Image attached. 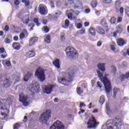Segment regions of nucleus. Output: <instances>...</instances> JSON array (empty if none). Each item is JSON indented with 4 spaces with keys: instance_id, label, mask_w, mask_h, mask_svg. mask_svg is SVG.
Listing matches in <instances>:
<instances>
[{
    "instance_id": "25",
    "label": "nucleus",
    "mask_w": 129,
    "mask_h": 129,
    "mask_svg": "<svg viewBox=\"0 0 129 129\" xmlns=\"http://www.w3.org/2000/svg\"><path fill=\"white\" fill-rule=\"evenodd\" d=\"M3 85L6 88H8L11 86V82H10V80L7 79L3 83Z\"/></svg>"
},
{
    "instance_id": "23",
    "label": "nucleus",
    "mask_w": 129,
    "mask_h": 129,
    "mask_svg": "<svg viewBox=\"0 0 129 129\" xmlns=\"http://www.w3.org/2000/svg\"><path fill=\"white\" fill-rule=\"evenodd\" d=\"M61 11H58V12L55 13V15H53L51 16V18L57 21V20H58V18L61 16Z\"/></svg>"
},
{
    "instance_id": "63",
    "label": "nucleus",
    "mask_w": 129,
    "mask_h": 129,
    "mask_svg": "<svg viewBox=\"0 0 129 129\" xmlns=\"http://www.w3.org/2000/svg\"><path fill=\"white\" fill-rule=\"evenodd\" d=\"M120 14H123V8L121 7L119 9Z\"/></svg>"
},
{
    "instance_id": "22",
    "label": "nucleus",
    "mask_w": 129,
    "mask_h": 129,
    "mask_svg": "<svg viewBox=\"0 0 129 129\" xmlns=\"http://www.w3.org/2000/svg\"><path fill=\"white\" fill-rule=\"evenodd\" d=\"M97 73L99 78H100L101 81L103 82V81L104 80V78H106L107 80H108V79H107L106 77H103V75L102 74V73L100 72V71H97Z\"/></svg>"
},
{
    "instance_id": "3",
    "label": "nucleus",
    "mask_w": 129,
    "mask_h": 129,
    "mask_svg": "<svg viewBox=\"0 0 129 129\" xmlns=\"http://www.w3.org/2000/svg\"><path fill=\"white\" fill-rule=\"evenodd\" d=\"M65 51L67 54V57L69 59H77L78 57L77 52L74 49L71 48V47H67Z\"/></svg>"
},
{
    "instance_id": "40",
    "label": "nucleus",
    "mask_w": 129,
    "mask_h": 129,
    "mask_svg": "<svg viewBox=\"0 0 129 129\" xmlns=\"http://www.w3.org/2000/svg\"><path fill=\"white\" fill-rule=\"evenodd\" d=\"M22 2L23 4H25V6L29 7L30 6V2L28 1H22Z\"/></svg>"
},
{
    "instance_id": "54",
    "label": "nucleus",
    "mask_w": 129,
    "mask_h": 129,
    "mask_svg": "<svg viewBox=\"0 0 129 129\" xmlns=\"http://www.w3.org/2000/svg\"><path fill=\"white\" fill-rule=\"evenodd\" d=\"M77 27L78 29H81L82 28V24L81 23H78Z\"/></svg>"
},
{
    "instance_id": "62",
    "label": "nucleus",
    "mask_w": 129,
    "mask_h": 129,
    "mask_svg": "<svg viewBox=\"0 0 129 129\" xmlns=\"http://www.w3.org/2000/svg\"><path fill=\"white\" fill-rule=\"evenodd\" d=\"M29 22H30V19H27L25 20V22H24V24H25L26 25H28Z\"/></svg>"
},
{
    "instance_id": "33",
    "label": "nucleus",
    "mask_w": 129,
    "mask_h": 129,
    "mask_svg": "<svg viewBox=\"0 0 129 129\" xmlns=\"http://www.w3.org/2000/svg\"><path fill=\"white\" fill-rule=\"evenodd\" d=\"M104 101H105V99L104 98V96H101L100 98V100L99 102L100 103L101 105H102L103 103H104Z\"/></svg>"
},
{
    "instance_id": "51",
    "label": "nucleus",
    "mask_w": 129,
    "mask_h": 129,
    "mask_svg": "<svg viewBox=\"0 0 129 129\" xmlns=\"http://www.w3.org/2000/svg\"><path fill=\"white\" fill-rule=\"evenodd\" d=\"M43 25H47L48 24V21L47 20L43 19L42 22Z\"/></svg>"
},
{
    "instance_id": "46",
    "label": "nucleus",
    "mask_w": 129,
    "mask_h": 129,
    "mask_svg": "<svg viewBox=\"0 0 129 129\" xmlns=\"http://www.w3.org/2000/svg\"><path fill=\"white\" fill-rule=\"evenodd\" d=\"M44 30L45 33H48V32L50 31V29H49V27H48V26H44Z\"/></svg>"
},
{
    "instance_id": "13",
    "label": "nucleus",
    "mask_w": 129,
    "mask_h": 129,
    "mask_svg": "<svg viewBox=\"0 0 129 129\" xmlns=\"http://www.w3.org/2000/svg\"><path fill=\"white\" fill-rule=\"evenodd\" d=\"M96 31L98 34L100 35H105V30L100 26H97L96 28Z\"/></svg>"
},
{
    "instance_id": "38",
    "label": "nucleus",
    "mask_w": 129,
    "mask_h": 129,
    "mask_svg": "<svg viewBox=\"0 0 129 129\" xmlns=\"http://www.w3.org/2000/svg\"><path fill=\"white\" fill-rule=\"evenodd\" d=\"M91 7L92 8H96L97 6V1H93L91 4Z\"/></svg>"
},
{
    "instance_id": "58",
    "label": "nucleus",
    "mask_w": 129,
    "mask_h": 129,
    "mask_svg": "<svg viewBox=\"0 0 129 129\" xmlns=\"http://www.w3.org/2000/svg\"><path fill=\"white\" fill-rule=\"evenodd\" d=\"M97 87H99V88H101L102 87V86L100 85V82H97Z\"/></svg>"
},
{
    "instance_id": "19",
    "label": "nucleus",
    "mask_w": 129,
    "mask_h": 129,
    "mask_svg": "<svg viewBox=\"0 0 129 129\" xmlns=\"http://www.w3.org/2000/svg\"><path fill=\"white\" fill-rule=\"evenodd\" d=\"M52 64L56 68L60 69V60L59 59L56 58L55 60H53Z\"/></svg>"
},
{
    "instance_id": "31",
    "label": "nucleus",
    "mask_w": 129,
    "mask_h": 129,
    "mask_svg": "<svg viewBox=\"0 0 129 129\" xmlns=\"http://www.w3.org/2000/svg\"><path fill=\"white\" fill-rule=\"evenodd\" d=\"M120 5H121V2L119 1L115 2V9L116 10H118L120 8Z\"/></svg>"
},
{
    "instance_id": "52",
    "label": "nucleus",
    "mask_w": 129,
    "mask_h": 129,
    "mask_svg": "<svg viewBox=\"0 0 129 129\" xmlns=\"http://www.w3.org/2000/svg\"><path fill=\"white\" fill-rule=\"evenodd\" d=\"M50 6L52 9H54L55 8V5L54 4V1L50 2Z\"/></svg>"
},
{
    "instance_id": "1",
    "label": "nucleus",
    "mask_w": 129,
    "mask_h": 129,
    "mask_svg": "<svg viewBox=\"0 0 129 129\" xmlns=\"http://www.w3.org/2000/svg\"><path fill=\"white\" fill-rule=\"evenodd\" d=\"M76 71L72 69H69L68 70V78H60L58 79L57 81L62 85H66L67 82H72L73 81V77Z\"/></svg>"
},
{
    "instance_id": "53",
    "label": "nucleus",
    "mask_w": 129,
    "mask_h": 129,
    "mask_svg": "<svg viewBox=\"0 0 129 129\" xmlns=\"http://www.w3.org/2000/svg\"><path fill=\"white\" fill-rule=\"evenodd\" d=\"M9 30H10V27H9V26L6 25L5 27V31H6V32H9Z\"/></svg>"
},
{
    "instance_id": "10",
    "label": "nucleus",
    "mask_w": 129,
    "mask_h": 129,
    "mask_svg": "<svg viewBox=\"0 0 129 129\" xmlns=\"http://www.w3.org/2000/svg\"><path fill=\"white\" fill-rule=\"evenodd\" d=\"M55 87L54 85H48L45 86L43 90V93L46 94H50L52 92V90Z\"/></svg>"
},
{
    "instance_id": "11",
    "label": "nucleus",
    "mask_w": 129,
    "mask_h": 129,
    "mask_svg": "<svg viewBox=\"0 0 129 129\" xmlns=\"http://www.w3.org/2000/svg\"><path fill=\"white\" fill-rule=\"evenodd\" d=\"M40 90V86L38 85H33L31 89V91H32L34 94H35V93H39Z\"/></svg>"
},
{
    "instance_id": "35",
    "label": "nucleus",
    "mask_w": 129,
    "mask_h": 129,
    "mask_svg": "<svg viewBox=\"0 0 129 129\" xmlns=\"http://www.w3.org/2000/svg\"><path fill=\"white\" fill-rule=\"evenodd\" d=\"M77 92L79 95H81L83 93V90L81 89L80 87H77Z\"/></svg>"
},
{
    "instance_id": "47",
    "label": "nucleus",
    "mask_w": 129,
    "mask_h": 129,
    "mask_svg": "<svg viewBox=\"0 0 129 129\" xmlns=\"http://www.w3.org/2000/svg\"><path fill=\"white\" fill-rule=\"evenodd\" d=\"M73 17V14H72V13H69L68 15V18L70 20H72Z\"/></svg>"
},
{
    "instance_id": "36",
    "label": "nucleus",
    "mask_w": 129,
    "mask_h": 129,
    "mask_svg": "<svg viewBox=\"0 0 129 129\" xmlns=\"http://www.w3.org/2000/svg\"><path fill=\"white\" fill-rule=\"evenodd\" d=\"M7 77L5 76H1L0 77V82L2 83L3 82V83L6 81V80H7Z\"/></svg>"
},
{
    "instance_id": "41",
    "label": "nucleus",
    "mask_w": 129,
    "mask_h": 129,
    "mask_svg": "<svg viewBox=\"0 0 129 129\" xmlns=\"http://www.w3.org/2000/svg\"><path fill=\"white\" fill-rule=\"evenodd\" d=\"M116 21V19H115V18L114 17H112L111 19H110V23L111 24H115V22Z\"/></svg>"
},
{
    "instance_id": "6",
    "label": "nucleus",
    "mask_w": 129,
    "mask_h": 129,
    "mask_svg": "<svg viewBox=\"0 0 129 129\" xmlns=\"http://www.w3.org/2000/svg\"><path fill=\"white\" fill-rule=\"evenodd\" d=\"M103 84L104 86L105 90L106 91V94H109L110 93V90L112 89L111 87V83L109 80H107L106 78H104L103 80Z\"/></svg>"
},
{
    "instance_id": "43",
    "label": "nucleus",
    "mask_w": 129,
    "mask_h": 129,
    "mask_svg": "<svg viewBox=\"0 0 129 129\" xmlns=\"http://www.w3.org/2000/svg\"><path fill=\"white\" fill-rule=\"evenodd\" d=\"M117 33H118V34H120L121 32H122V28L119 26L117 28V30L116 31Z\"/></svg>"
},
{
    "instance_id": "4",
    "label": "nucleus",
    "mask_w": 129,
    "mask_h": 129,
    "mask_svg": "<svg viewBox=\"0 0 129 129\" xmlns=\"http://www.w3.org/2000/svg\"><path fill=\"white\" fill-rule=\"evenodd\" d=\"M50 117H51V110H46L45 112H43L41 114L39 121L42 122V124H47V121H48Z\"/></svg>"
},
{
    "instance_id": "28",
    "label": "nucleus",
    "mask_w": 129,
    "mask_h": 129,
    "mask_svg": "<svg viewBox=\"0 0 129 129\" xmlns=\"http://www.w3.org/2000/svg\"><path fill=\"white\" fill-rule=\"evenodd\" d=\"M119 91V89H117L116 88H114L113 89V97L114 99L116 98V94Z\"/></svg>"
},
{
    "instance_id": "12",
    "label": "nucleus",
    "mask_w": 129,
    "mask_h": 129,
    "mask_svg": "<svg viewBox=\"0 0 129 129\" xmlns=\"http://www.w3.org/2000/svg\"><path fill=\"white\" fill-rule=\"evenodd\" d=\"M100 24L103 28H105V31L107 32H108L109 29H108V26H107V23H106V20L104 19H101L100 21Z\"/></svg>"
},
{
    "instance_id": "50",
    "label": "nucleus",
    "mask_w": 129,
    "mask_h": 129,
    "mask_svg": "<svg viewBox=\"0 0 129 129\" xmlns=\"http://www.w3.org/2000/svg\"><path fill=\"white\" fill-rule=\"evenodd\" d=\"M18 44H19V43H18V42L13 43V44H12V47H13V49H15L16 48V47H17V45H18Z\"/></svg>"
},
{
    "instance_id": "59",
    "label": "nucleus",
    "mask_w": 129,
    "mask_h": 129,
    "mask_svg": "<svg viewBox=\"0 0 129 129\" xmlns=\"http://www.w3.org/2000/svg\"><path fill=\"white\" fill-rule=\"evenodd\" d=\"M110 48L112 51H114L115 50V47H114V45L112 44L110 45Z\"/></svg>"
},
{
    "instance_id": "55",
    "label": "nucleus",
    "mask_w": 129,
    "mask_h": 129,
    "mask_svg": "<svg viewBox=\"0 0 129 129\" xmlns=\"http://www.w3.org/2000/svg\"><path fill=\"white\" fill-rule=\"evenodd\" d=\"M21 49V46H20V44L18 43V44L16 46V47L14 48L15 50H20Z\"/></svg>"
},
{
    "instance_id": "56",
    "label": "nucleus",
    "mask_w": 129,
    "mask_h": 129,
    "mask_svg": "<svg viewBox=\"0 0 129 129\" xmlns=\"http://www.w3.org/2000/svg\"><path fill=\"white\" fill-rule=\"evenodd\" d=\"M24 38H25V34H24V33H21L20 34V39H24Z\"/></svg>"
},
{
    "instance_id": "61",
    "label": "nucleus",
    "mask_w": 129,
    "mask_h": 129,
    "mask_svg": "<svg viewBox=\"0 0 129 129\" xmlns=\"http://www.w3.org/2000/svg\"><path fill=\"white\" fill-rule=\"evenodd\" d=\"M122 21V18L121 17H118L117 19V23H121Z\"/></svg>"
},
{
    "instance_id": "45",
    "label": "nucleus",
    "mask_w": 129,
    "mask_h": 129,
    "mask_svg": "<svg viewBox=\"0 0 129 129\" xmlns=\"http://www.w3.org/2000/svg\"><path fill=\"white\" fill-rule=\"evenodd\" d=\"M22 103H23V105L24 106H28V105H29V102H28L27 101H23V102H22Z\"/></svg>"
},
{
    "instance_id": "64",
    "label": "nucleus",
    "mask_w": 129,
    "mask_h": 129,
    "mask_svg": "<svg viewBox=\"0 0 129 129\" xmlns=\"http://www.w3.org/2000/svg\"><path fill=\"white\" fill-rule=\"evenodd\" d=\"M14 41H18L19 40V37L18 36H15L13 38Z\"/></svg>"
},
{
    "instance_id": "7",
    "label": "nucleus",
    "mask_w": 129,
    "mask_h": 129,
    "mask_svg": "<svg viewBox=\"0 0 129 129\" xmlns=\"http://www.w3.org/2000/svg\"><path fill=\"white\" fill-rule=\"evenodd\" d=\"M50 129H65V126L62 122L57 120L50 126Z\"/></svg>"
},
{
    "instance_id": "32",
    "label": "nucleus",
    "mask_w": 129,
    "mask_h": 129,
    "mask_svg": "<svg viewBox=\"0 0 129 129\" xmlns=\"http://www.w3.org/2000/svg\"><path fill=\"white\" fill-rule=\"evenodd\" d=\"M44 42L47 44H50L51 42V37H50V35H47L46 36V39H44Z\"/></svg>"
},
{
    "instance_id": "49",
    "label": "nucleus",
    "mask_w": 129,
    "mask_h": 129,
    "mask_svg": "<svg viewBox=\"0 0 129 129\" xmlns=\"http://www.w3.org/2000/svg\"><path fill=\"white\" fill-rule=\"evenodd\" d=\"M7 53V52L6 51V50H5V48L4 47H1L0 48V53Z\"/></svg>"
},
{
    "instance_id": "17",
    "label": "nucleus",
    "mask_w": 129,
    "mask_h": 129,
    "mask_svg": "<svg viewBox=\"0 0 129 129\" xmlns=\"http://www.w3.org/2000/svg\"><path fill=\"white\" fill-rule=\"evenodd\" d=\"M117 44L118 46H120V47H122L124 45L126 44V42L124 41L122 38H119L117 40Z\"/></svg>"
},
{
    "instance_id": "15",
    "label": "nucleus",
    "mask_w": 129,
    "mask_h": 129,
    "mask_svg": "<svg viewBox=\"0 0 129 129\" xmlns=\"http://www.w3.org/2000/svg\"><path fill=\"white\" fill-rule=\"evenodd\" d=\"M38 37H33L29 40V46H32L38 41Z\"/></svg>"
},
{
    "instance_id": "29",
    "label": "nucleus",
    "mask_w": 129,
    "mask_h": 129,
    "mask_svg": "<svg viewBox=\"0 0 129 129\" xmlns=\"http://www.w3.org/2000/svg\"><path fill=\"white\" fill-rule=\"evenodd\" d=\"M64 25L66 26H62V28H63V29H68V27H69V25H70V22L69 20L68 19L66 20L64 22Z\"/></svg>"
},
{
    "instance_id": "48",
    "label": "nucleus",
    "mask_w": 129,
    "mask_h": 129,
    "mask_svg": "<svg viewBox=\"0 0 129 129\" xmlns=\"http://www.w3.org/2000/svg\"><path fill=\"white\" fill-rule=\"evenodd\" d=\"M5 42L6 44H10L11 43V40L9 38H6L5 39Z\"/></svg>"
},
{
    "instance_id": "57",
    "label": "nucleus",
    "mask_w": 129,
    "mask_h": 129,
    "mask_svg": "<svg viewBox=\"0 0 129 129\" xmlns=\"http://www.w3.org/2000/svg\"><path fill=\"white\" fill-rule=\"evenodd\" d=\"M6 65L8 67H10L11 66V63L10 61H7L6 62Z\"/></svg>"
},
{
    "instance_id": "34",
    "label": "nucleus",
    "mask_w": 129,
    "mask_h": 129,
    "mask_svg": "<svg viewBox=\"0 0 129 129\" xmlns=\"http://www.w3.org/2000/svg\"><path fill=\"white\" fill-rule=\"evenodd\" d=\"M89 32L92 36H95V29H94V28H90L89 29Z\"/></svg>"
},
{
    "instance_id": "27",
    "label": "nucleus",
    "mask_w": 129,
    "mask_h": 129,
    "mask_svg": "<svg viewBox=\"0 0 129 129\" xmlns=\"http://www.w3.org/2000/svg\"><path fill=\"white\" fill-rule=\"evenodd\" d=\"M129 77V73H127L125 75H121L120 76V79L121 80V81H123L124 80L125 78H126L127 79H128Z\"/></svg>"
},
{
    "instance_id": "5",
    "label": "nucleus",
    "mask_w": 129,
    "mask_h": 129,
    "mask_svg": "<svg viewBox=\"0 0 129 129\" xmlns=\"http://www.w3.org/2000/svg\"><path fill=\"white\" fill-rule=\"evenodd\" d=\"M88 125L87 128L88 129L90 128H94V127H96L97 126V121H96V119L95 117L93 116H92L89 119L88 122L87 123Z\"/></svg>"
},
{
    "instance_id": "2",
    "label": "nucleus",
    "mask_w": 129,
    "mask_h": 129,
    "mask_svg": "<svg viewBox=\"0 0 129 129\" xmlns=\"http://www.w3.org/2000/svg\"><path fill=\"white\" fill-rule=\"evenodd\" d=\"M35 76H36L39 81L44 82L46 80L45 70L42 69L40 67L38 68L35 72Z\"/></svg>"
},
{
    "instance_id": "39",
    "label": "nucleus",
    "mask_w": 129,
    "mask_h": 129,
    "mask_svg": "<svg viewBox=\"0 0 129 129\" xmlns=\"http://www.w3.org/2000/svg\"><path fill=\"white\" fill-rule=\"evenodd\" d=\"M106 110L107 113H108L110 111V107H109V104L108 103L106 104Z\"/></svg>"
},
{
    "instance_id": "8",
    "label": "nucleus",
    "mask_w": 129,
    "mask_h": 129,
    "mask_svg": "<svg viewBox=\"0 0 129 129\" xmlns=\"http://www.w3.org/2000/svg\"><path fill=\"white\" fill-rule=\"evenodd\" d=\"M70 5L74 4V9H78L79 10H82L83 6H82V2L80 1H69Z\"/></svg>"
},
{
    "instance_id": "18",
    "label": "nucleus",
    "mask_w": 129,
    "mask_h": 129,
    "mask_svg": "<svg viewBox=\"0 0 129 129\" xmlns=\"http://www.w3.org/2000/svg\"><path fill=\"white\" fill-rule=\"evenodd\" d=\"M35 55H36V52H35L34 50L29 51L26 53V56L28 58H32V57H35Z\"/></svg>"
},
{
    "instance_id": "26",
    "label": "nucleus",
    "mask_w": 129,
    "mask_h": 129,
    "mask_svg": "<svg viewBox=\"0 0 129 129\" xmlns=\"http://www.w3.org/2000/svg\"><path fill=\"white\" fill-rule=\"evenodd\" d=\"M14 98H15V97L14 96H9L7 99H2V100L3 101H6L7 102H8V103L10 104V102H12V101H13L14 100Z\"/></svg>"
},
{
    "instance_id": "44",
    "label": "nucleus",
    "mask_w": 129,
    "mask_h": 129,
    "mask_svg": "<svg viewBox=\"0 0 129 129\" xmlns=\"http://www.w3.org/2000/svg\"><path fill=\"white\" fill-rule=\"evenodd\" d=\"M125 12L126 15H127V16L129 17V7H126V8L125 9Z\"/></svg>"
},
{
    "instance_id": "60",
    "label": "nucleus",
    "mask_w": 129,
    "mask_h": 129,
    "mask_svg": "<svg viewBox=\"0 0 129 129\" xmlns=\"http://www.w3.org/2000/svg\"><path fill=\"white\" fill-rule=\"evenodd\" d=\"M83 106H86V105H85V104L83 103V102H81L80 104V108H81L82 107H83Z\"/></svg>"
},
{
    "instance_id": "16",
    "label": "nucleus",
    "mask_w": 129,
    "mask_h": 129,
    "mask_svg": "<svg viewBox=\"0 0 129 129\" xmlns=\"http://www.w3.org/2000/svg\"><path fill=\"white\" fill-rule=\"evenodd\" d=\"M33 76V73L32 72H28L26 75L24 76V81L25 82H27V81H29V79L31 78Z\"/></svg>"
},
{
    "instance_id": "21",
    "label": "nucleus",
    "mask_w": 129,
    "mask_h": 129,
    "mask_svg": "<svg viewBox=\"0 0 129 129\" xmlns=\"http://www.w3.org/2000/svg\"><path fill=\"white\" fill-rule=\"evenodd\" d=\"M13 77L14 79L15 80L14 84H17V83L20 81V78L21 77V75L20 74V73H16L15 75H13Z\"/></svg>"
},
{
    "instance_id": "14",
    "label": "nucleus",
    "mask_w": 129,
    "mask_h": 129,
    "mask_svg": "<svg viewBox=\"0 0 129 129\" xmlns=\"http://www.w3.org/2000/svg\"><path fill=\"white\" fill-rule=\"evenodd\" d=\"M39 12L41 16H46L47 15V11L46 8L43 6H39Z\"/></svg>"
},
{
    "instance_id": "37",
    "label": "nucleus",
    "mask_w": 129,
    "mask_h": 129,
    "mask_svg": "<svg viewBox=\"0 0 129 129\" xmlns=\"http://www.w3.org/2000/svg\"><path fill=\"white\" fill-rule=\"evenodd\" d=\"M33 22L34 23L36 24V26H37V27H39V26H40V23H39V19H38V18H34L33 19Z\"/></svg>"
},
{
    "instance_id": "24",
    "label": "nucleus",
    "mask_w": 129,
    "mask_h": 129,
    "mask_svg": "<svg viewBox=\"0 0 129 129\" xmlns=\"http://www.w3.org/2000/svg\"><path fill=\"white\" fill-rule=\"evenodd\" d=\"M97 67L99 70H101L102 72L105 71V66L104 63H99L97 65Z\"/></svg>"
},
{
    "instance_id": "30",
    "label": "nucleus",
    "mask_w": 129,
    "mask_h": 129,
    "mask_svg": "<svg viewBox=\"0 0 129 129\" xmlns=\"http://www.w3.org/2000/svg\"><path fill=\"white\" fill-rule=\"evenodd\" d=\"M28 98L27 97L25 96H22L21 95L19 96V101L20 102H23L24 101H26L27 100Z\"/></svg>"
},
{
    "instance_id": "20",
    "label": "nucleus",
    "mask_w": 129,
    "mask_h": 129,
    "mask_svg": "<svg viewBox=\"0 0 129 129\" xmlns=\"http://www.w3.org/2000/svg\"><path fill=\"white\" fill-rule=\"evenodd\" d=\"M5 109H7V108L6 107V105H4L3 103H2V102H0V110H5ZM0 114L4 116V118L5 117H6V115L5 113L2 112V111H0Z\"/></svg>"
},
{
    "instance_id": "42",
    "label": "nucleus",
    "mask_w": 129,
    "mask_h": 129,
    "mask_svg": "<svg viewBox=\"0 0 129 129\" xmlns=\"http://www.w3.org/2000/svg\"><path fill=\"white\" fill-rule=\"evenodd\" d=\"M21 127V124L16 123L14 126V129H19V127Z\"/></svg>"
},
{
    "instance_id": "9",
    "label": "nucleus",
    "mask_w": 129,
    "mask_h": 129,
    "mask_svg": "<svg viewBox=\"0 0 129 129\" xmlns=\"http://www.w3.org/2000/svg\"><path fill=\"white\" fill-rule=\"evenodd\" d=\"M115 124L113 127L112 126H109V127L106 125L102 126V129H121V126H122L121 122H118V123L116 122Z\"/></svg>"
}]
</instances>
